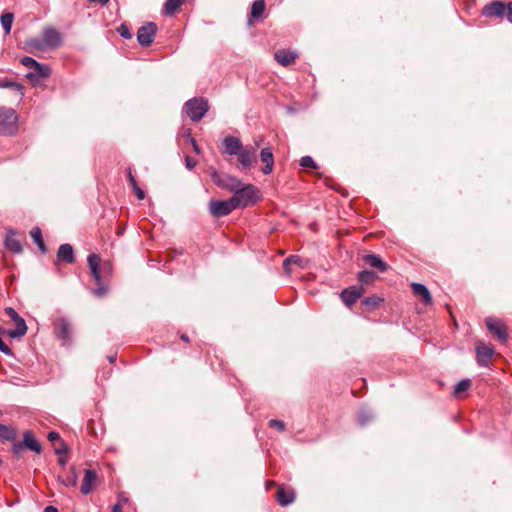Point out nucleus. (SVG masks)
<instances>
[{
	"mask_svg": "<svg viewBox=\"0 0 512 512\" xmlns=\"http://www.w3.org/2000/svg\"><path fill=\"white\" fill-rule=\"evenodd\" d=\"M237 208H246L256 204L260 199L258 188L252 184L244 185L242 182L233 192L232 196Z\"/></svg>",
	"mask_w": 512,
	"mask_h": 512,
	"instance_id": "1",
	"label": "nucleus"
},
{
	"mask_svg": "<svg viewBox=\"0 0 512 512\" xmlns=\"http://www.w3.org/2000/svg\"><path fill=\"white\" fill-rule=\"evenodd\" d=\"M18 116L14 109L0 107V135H14L18 130Z\"/></svg>",
	"mask_w": 512,
	"mask_h": 512,
	"instance_id": "2",
	"label": "nucleus"
},
{
	"mask_svg": "<svg viewBox=\"0 0 512 512\" xmlns=\"http://www.w3.org/2000/svg\"><path fill=\"white\" fill-rule=\"evenodd\" d=\"M209 109L208 101L205 98H192L184 105L186 115L194 122L201 120Z\"/></svg>",
	"mask_w": 512,
	"mask_h": 512,
	"instance_id": "3",
	"label": "nucleus"
},
{
	"mask_svg": "<svg viewBox=\"0 0 512 512\" xmlns=\"http://www.w3.org/2000/svg\"><path fill=\"white\" fill-rule=\"evenodd\" d=\"M210 176L216 186L230 192H234L241 184V180L237 177L225 173H219L214 168H210Z\"/></svg>",
	"mask_w": 512,
	"mask_h": 512,
	"instance_id": "4",
	"label": "nucleus"
},
{
	"mask_svg": "<svg viewBox=\"0 0 512 512\" xmlns=\"http://www.w3.org/2000/svg\"><path fill=\"white\" fill-rule=\"evenodd\" d=\"M5 313L15 323V329L9 330L7 335L13 339H19L24 336L27 332L25 320L12 307L5 308Z\"/></svg>",
	"mask_w": 512,
	"mask_h": 512,
	"instance_id": "5",
	"label": "nucleus"
},
{
	"mask_svg": "<svg viewBox=\"0 0 512 512\" xmlns=\"http://www.w3.org/2000/svg\"><path fill=\"white\" fill-rule=\"evenodd\" d=\"M235 209L237 206L232 197L228 200H211L209 203L210 213L217 218L227 216Z\"/></svg>",
	"mask_w": 512,
	"mask_h": 512,
	"instance_id": "6",
	"label": "nucleus"
},
{
	"mask_svg": "<svg viewBox=\"0 0 512 512\" xmlns=\"http://www.w3.org/2000/svg\"><path fill=\"white\" fill-rule=\"evenodd\" d=\"M156 32L157 26L153 22H148L141 26L137 31L138 43L143 47L150 46L154 40Z\"/></svg>",
	"mask_w": 512,
	"mask_h": 512,
	"instance_id": "7",
	"label": "nucleus"
},
{
	"mask_svg": "<svg viewBox=\"0 0 512 512\" xmlns=\"http://www.w3.org/2000/svg\"><path fill=\"white\" fill-rule=\"evenodd\" d=\"M485 324L488 330L494 334L502 343L508 339L507 327L502 320L487 317Z\"/></svg>",
	"mask_w": 512,
	"mask_h": 512,
	"instance_id": "8",
	"label": "nucleus"
},
{
	"mask_svg": "<svg viewBox=\"0 0 512 512\" xmlns=\"http://www.w3.org/2000/svg\"><path fill=\"white\" fill-rule=\"evenodd\" d=\"M256 146L251 147H243L240 152L236 155L238 158V162L242 169L247 170L250 169L256 162Z\"/></svg>",
	"mask_w": 512,
	"mask_h": 512,
	"instance_id": "9",
	"label": "nucleus"
},
{
	"mask_svg": "<svg viewBox=\"0 0 512 512\" xmlns=\"http://www.w3.org/2000/svg\"><path fill=\"white\" fill-rule=\"evenodd\" d=\"M507 4L503 1L495 0L486 4L482 9V15L485 17L503 18L506 16Z\"/></svg>",
	"mask_w": 512,
	"mask_h": 512,
	"instance_id": "10",
	"label": "nucleus"
},
{
	"mask_svg": "<svg viewBox=\"0 0 512 512\" xmlns=\"http://www.w3.org/2000/svg\"><path fill=\"white\" fill-rule=\"evenodd\" d=\"M55 332L63 345L71 344L72 328L70 322L64 318H58L55 323Z\"/></svg>",
	"mask_w": 512,
	"mask_h": 512,
	"instance_id": "11",
	"label": "nucleus"
},
{
	"mask_svg": "<svg viewBox=\"0 0 512 512\" xmlns=\"http://www.w3.org/2000/svg\"><path fill=\"white\" fill-rule=\"evenodd\" d=\"M42 38L46 47L57 48L62 43L61 34L53 27L44 28Z\"/></svg>",
	"mask_w": 512,
	"mask_h": 512,
	"instance_id": "12",
	"label": "nucleus"
},
{
	"mask_svg": "<svg viewBox=\"0 0 512 512\" xmlns=\"http://www.w3.org/2000/svg\"><path fill=\"white\" fill-rule=\"evenodd\" d=\"M364 293L363 287H350L341 292V299L347 307H351Z\"/></svg>",
	"mask_w": 512,
	"mask_h": 512,
	"instance_id": "13",
	"label": "nucleus"
},
{
	"mask_svg": "<svg viewBox=\"0 0 512 512\" xmlns=\"http://www.w3.org/2000/svg\"><path fill=\"white\" fill-rule=\"evenodd\" d=\"M87 263L92 277L97 284L102 283V275L100 271L101 258L99 255L92 253L87 257Z\"/></svg>",
	"mask_w": 512,
	"mask_h": 512,
	"instance_id": "14",
	"label": "nucleus"
},
{
	"mask_svg": "<svg viewBox=\"0 0 512 512\" xmlns=\"http://www.w3.org/2000/svg\"><path fill=\"white\" fill-rule=\"evenodd\" d=\"M224 153L230 156H236L244 147L241 140L234 136H227L223 140Z\"/></svg>",
	"mask_w": 512,
	"mask_h": 512,
	"instance_id": "15",
	"label": "nucleus"
},
{
	"mask_svg": "<svg viewBox=\"0 0 512 512\" xmlns=\"http://www.w3.org/2000/svg\"><path fill=\"white\" fill-rule=\"evenodd\" d=\"M274 57L278 64H280L282 66H289L295 62L298 55H297V53H295L291 50L282 49V50H278L274 54Z\"/></svg>",
	"mask_w": 512,
	"mask_h": 512,
	"instance_id": "16",
	"label": "nucleus"
},
{
	"mask_svg": "<svg viewBox=\"0 0 512 512\" xmlns=\"http://www.w3.org/2000/svg\"><path fill=\"white\" fill-rule=\"evenodd\" d=\"M494 355V349L489 346L476 347V360L479 366H487Z\"/></svg>",
	"mask_w": 512,
	"mask_h": 512,
	"instance_id": "17",
	"label": "nucleus"
},
{
	"mask_svg": "<svg viewBox=\"0 0 512 512\" xmlns=\"http://www.w3.org/2000/svg\"><path fill=\"white\" fill-rule=\"evenodd\" d=\"M260 159L265 164V166L262 168V172L265 175H269L272 172L274 166V157L270 147H265L261 150Z\"/></svg>",
	"mask_w": 512,
	"mask_h": 512,
	"instance_id": "18",
	"label": "nucleus"
},
{
	"mask_svg": "<svg viewBox=\"0 0 512 512\" xmlns=\"http://www.w3.org/2000/svg\"><path fill=\"white\" fill-rule=\"evenodd\" d=\"M411 288H412L413 293L417 297H420L425 305L432 304V296H431L428 288L425 285H423L421 283L413 282L411 284Z\"/></svg>",
	"mask_w": 512,
	"mask_h": 512,
	"instance_id": "19",
	"label": "nucleus"
},
{
	"mask_svg": "<svg viewBox=\"0 0 512 512\" xmlns=\"http://www.w3.org/2000/svg\"><path fill=\"white\" fill-rule=\"evenodd\" d=\"M23 444L25 448L40 454L42 452V446L39 441L35 438L31 431H25L23 434Z\"/></svg>",
	"mask_w": 512,
	"mask_h": 512,
	"instance_id": "20",
	"label": "nucleus"
},
{
	"mask_svg": "<svg viewBox=\"0 0 512 512\" xmlns=\"http://www.w3.org/2000/svg\"><path fill=\"white\" fill-rule=\"evenodd\" d=\"M57 258L65 263H74L75 257L73 247L67 243L60 245L57 251Z\"/></svg>",
	"mask_w": 512,
	"mask_h": 512,
	"instance_id": "21",
	"label": "nucleus"
},
{
	"mask_svg": "<svg viewBox=\"0 0 512 512\" xmlns=\"http://www.w3.org/2000/svg\"><path fill=\"white\" fill-rule=\"evenodd\" d=\"M4 244L5 247L13 253L22 252V244L18 239L15 238V232L13 230H9L7 232Z\"/></svg>",
	"mask_w": 512,
	"mask_h": 512,
	"instance_id": "22",
	"label": "nucleus"
},
{
	"mask_svg": "<svg viewBox=\"0 0 512 512\" xmlns=\"http://www.w3.org/2000/svg\"><path fill=\"white\" fill-rule=\"evenodd\" d=\"M363 260L367 265L377 268L380 272H385L388 269V265L377 254H366Z\"/></svg>",
	"mask_w": 512,
	"mask_h": 512,
	"instance_id": "23",
	"label": "nucleus"
},
{
	"mask_svg": "<svg viewBox=\"0 0 512 512\" xmlns=\"http://www.w3.org/2000/svg\"><path fill=\"white\" fill-rule=\"evenodd\" d=\"M97 474L94 470H86L83 482L81 484L80 490L82 494L88 495L92 491V484L96 480Z\"/></svg>",
	"mask_w": 512,
	"mask_h": 512,
	"instance_id": "24",
	"label": "nucleus"
},
{
	"mask_svg": "<svg viewBox=\"0 0 512 512\" xmlns=\"http://www.w3.org/2000/svg\"><path fill=\"white\" fill-rule=\"evenodd\" d=\"M276 498L281 506H287L293 503L295 499V493L293 490H286L283 487H280L277 490Z\"/></svg>",
	"mask_w": 512,
	"mask_h": 512,
	"instance_id": "25",
	"label": "nucleus"
},
{
	"mask_svg": "<svg viewBox=\"0 0 512 512\" xmlns=\"http://www.w3.org/2000/svg\"><path fill=\"white\" fill-rule=\"evenodd\" d=\"M51 70L48 65L37 63L33 68V71L27 73L26 77L30 80L35 78H46L50 75Z\"/></svg>",
	"mask_w": 512,
	"mask_h": 512,
	"instance_id": "26",
	"label": "nucleus"
},
{
	"mask_svg": "<svg viewBox=\"0 0 512 512\" xmlns=\"http://www.w3.org/2000/svg\"><path fill=\"white\" fill-rule=\"evenodd\" d=\"M0 88L11 89L15 91L20 97L24 95L23 85L7 78L0 80Z\"/></svg>",
	"mask_w": 512,
	"mask_h": 512,
	"instance_id": "27",
	"label": "nucleus"
},
{
	"mask_svg": "<svg viewBox=\"0 0 512 512\" xmlns=\"http://www.w3.org/2000/svg\"><path fill=\"white\" fill-rule=\"evenodd\" d=\"M17 431L11 426L0 424V439L3 441H13L16 439Z\"/></svg>",
	"mask_w": 512,
	"mask_h": 512,
	"instance_id": "28",
	"label": "nucleus"
},
{
	"mask_svg": "<svg viewBox=\"0 0 512 512\" xmlns=\"http://www.w3.org/2000/svg\"><path fill=\"white\" fill-rule=\"evenodd\" d=\"M30 236L32 237L33 241L36 243L38 248L41 250V252L46 253L47 247L43 241L41 229L39 227H34L30 231Z\"/></svg>",
	"mask_w": 512,
	"mask_h": 512,
	"instance_id": "29",
	"label": "nucleus"
},
{
	"mask_svg": "<svg viewBox=\"0 0 512 512\" xmlns=\"http://www.w3.org/2000/svg\"><path fill=\"white\" fill-rule=\"evenodd\" d=\"M183 2L184 0H166L163 7V13L167 16H172Z\"/></svg>",
	"mask_w": 512,
	"mask_h": 512,
	"instance_id": "30",
	"label": "nucleus"
},
{
	"mask_svg": "<svg viewBox=\"0 0 512 512\" xmlns=\"http://www.w3.org/2000/svg\"><path fill=\"white\" fill-rule=\"evenodd\" d=\"M78 474L74 467L70 468L69 473L62 479V483L66 487H73L77 484Z\"/></svg>",
	"mask_w": 512,
	"mask_h": 512,
	"instance_id": "31",
	"label": "nucleus"
},
{
	"mask_svg": "<svg viewBox=\"0 0 512 512\" xmlns=\"http://www.w3.org/2000/svg\"><path fill=\"white\" fill-rule=\"evenodd\" d=\"M14 15L12 13H4L0 17L1 25L6 34H9L12 28Z\"/></svg>",
	"mask_w": 512,
	"mask_h": 512,
	"instance_id": "32",
	"label": "nucleus"
},
{
	"mask_svg": "<svg viewBox=\"0 0 512 512\" xmlns=\"http://www.w3.org/2000/svg\"><path fill=\"white\" fill-rule=\"evenodd\" d=\"M373 419V414L368 409H360L357 414V422L360 426H365Z\"/></svg>",
	"mask_w": 512,
	"mask_h": 512,
	"instance_id": "33",
	"label": "nucleus"
},
{
	"mask_svg": "<svg viewBox=\"0 0 512 512\" xmlns=\"http://www.w3.org/2000/svg\"><path fill=\"white\" fill-rule=\"evenodd\" d=\"M265 10L264 0H255L251 7V17L259 18Z\"/></svg>",
	"mask_w": 512,
	"mask_h": 512,
	"instance_id": "34",
	"label": "nucleus"
},
{
	"mask_svg": "<svg viewBox=\"0 0 512 512\" xmlns=\"http://www.w3.org/2000/svg\"><path fill=\"white\" fill-rule=\"evenodd\" d=\"M471 386V380L470 379H462L459 381L453 391V394L455 396H458L460 393L468 390Z\"/></svg>",
	"mask_w": 512,
	"mask_h": 512,
	"instance_id": "35",
	"label": "nucleus"
},
{
	"mask_svg": "<svg viewBox=\"0 0 512 512\" xmlns=\"http://www.w3.org/2000/svg\"><path fill=\"white\" fill-rule=\"evenodd\" d=\"M375 273L369 270H363L358 274V280L361 283L368 284L375 278Z\"/></svg>",
	"mask_w": 512,
	"mask_h": 512,
	"instance_id": "36",
	"label": "nucleus"
},
{
	"mask_svg": "<svg viewBox=\"0 0 512 512\" xmlns=\"http://www.w3.org/2000/svg\"><path fill=\"white\" fill-rule=\"evenodd\" d=\"M382 301H383L382 298L374 295V296H369V297L364 298L362 300V304L367 307L374 308V307H377Z\"/></svg>",
	"mask_w": 512,
	"mask_h": 512,
	"instance_id": "37",
	"label": "nucleus"
},
{
	"mask_svg": "<svg viewBox=\"0 0 512 512\" xmlns=\"http://www.w3.org/2000/svg\"><path fill=\"white\" fill-rule=\"evenodd\" d=\"M300 165L303 168H316L317 165L311 156H303L300 159Z\"/></svg>",
	"mask_w": 512,
	"mask_h": 512,
	"instance_id": "38",
	"label": "nucleus"
},
{
	"mask_svg": "<svg viewBox=\"0 0 512 512\" xmlns=\"http://www.w3.org/2000/svg\"><path fill=\"white\" fill-rule=\"evenodd\" d=\"M118 32L121 35V37H123L125 39H131L132 38V33H131L128 25L125 24V23H123V24H121L119 26Z\"/></svg>",
	"mask_w": 512,
	"mask_h": 512,
	"instance_id": "39",
	"label": "nucleus"
},
{
	"mask_svg": "<svg viewBox=\"0 0 512 512\" xmlns=\"http://www.w3.org/2000/svg\"><path fill=\"white\" fill-rule=\"evenodd\" d=\"M28 44L30 47H32L36 50H43L46 47L44 44L43 38L42 39H38V38L31 39V40H29Z\"/></svg>",
	"mask_w": 512,
	"mask_h": 512,
	"instance_id": "40",
	"label": "nucleus"
},
{
	"mask_svg": "<svg viewBox=\"0 0 512 512\" xmlns=\"http://www.w3.org/2000/svg\"><path fill=\"white\" fill-rule=\"evenodd\" d=\"M38 63L34 58L25 56L21 59V64L28 68H34L35 65Z\"/></svg>",
	"mask_w": 512,
	"mask_h": 512,
	"instance_id": "41",
	"label": "nucleus"
},
{
	"mask_svg": "<svg viewBox=\"0 0 512 512\" xmlns=\"http://www.w3.org/2000/svg\"><path fill=\"white\" fill-rule=\"evenodd\" d=\"M24 448L25 446L23 442H15L13 443L11 450L15 455L19 456L23 452Z\"/></svg>",
	"mask_w": 512,
	"mask_h": 512,
	"instance_id": "42",
	"label": "nucleus"
},
{
	"mask_svg": "<svg viewBox=\"0 0 512 512\" xmlns=\"http://www.w3.org/2000/svg\"><path fill=\"white\" fill-rule=\"evenodd\" d=\"M269 426L277 428L279 431L285 430V424L281 420L272 419L269 421Z\"/></svg>",
	"mask_w": 512,
	"mask_h": 512,
	"instance_id": "43",
	"label": "nucleus"
},
{
	"mask_svg": "<svg viewBox=\"0 0 512 512\" xmlns=\"http://www.w3.org/2000/svg\"><path fill=\"white\" fill-rule=\"evenodd\" d=\"M107 292V288L101 284H98V287L92 291L93 295L96 297H102Z\"/></svg>",
	"mask_w": 512,
	"mask_h": 512,
	"instance_id": "44",
	"label": "nucleus"
},
{
	"mask_svg": "<svg viewBox=\"0 0 512 512\" xmlns=\"http://www.w3.org/2000/svg\"><path fill=\"white\" fill-rule=\"evenodd\" d=\"M299 261H300V257H299V256H297V255H291V256H289L288 258H286V259L284 260V262H283V266H284V268L286 269V268H287V266H288L289 264H291V263H295V264H297V263H299Z\"/></svg>",
	"mask_w": 512,
	"mask_h": 512,
	"instance_id": "45",
	"label": "nucleus"
},
{
	"mask_svg": "<svg viewBox=\"0 0 512 512\" xmlns=\"http://www.w3.org/2000/svg\"><path fill=\"white\" fill-rule=\"evenodd\" d=\"M187 139L190 142V144L192 145L194 152L199 154L200 148H199L196 140L191 136L190 132L187 133Z\"/></svg>",
	"mask_w": 512,
	"mask_h": 512,
	"instance_id": "46",
	"label": "nucleus"
},
{
	"mask_svg": "<svg viewBox=\"0 0 512 512\" xmlns=\"http://www.w3.org/2000/svg\"><path fill=\"white\" fill-rule=\"evenodd\" d=\"M197 164V161L189 156L185 157V165L186 167L191 170L193 169Z\"/></svg>",
	"mask_w": 512,
	"mask_h": 512,
	"instance_id": "47",
	"label": "nucleus"
},
{
	"mask_svg": "<svg viewBox=\"0 0 512 512\" xmlns=\"http://www.w3.org/2000/svg\"><path fill=\"white\" fill-rule=\"evenodd\" d=\"M68 452L67 445L62 441L60 447L55 448V453L57 455H62Z\"/></svg>",
	"mask_w": 512,
	"mask_h": 512,
	"instance_id": "48",
	"label": "nucleus"
},
{
	"mask_svg": "<svg viewBox=\"0 0 512 512\" xmlns=\"http://www.w3.org/2000/svg\"><path fill=\"white\" fill-rule=\"evenodd\" d=\"M128 180H129L130 185L132 186V189L138 187L137 181H136L135 177L132 175L131 170L128 171Z\"/></svg>",
	"mask_w": 512,
	"mask_h": 512,
	"instance_id": "49",
	"label": "nucleus"
},
{
	"mask_svg": "<svg viewBox=\"0 0 512 512\" xmlns=\"http://www.w3.org/2000/svg\"><path fill=\"white\" fill-rule=\"evenodd\" d=\"M133 191L139 200H143L145 198V193L140 187L134 188Z\"/></svg>",
	"mask_w": 512,
	"mask_h": 512,
	"instance_id": "50",
	"label": "nucleus"
},
{
	"mask_svg": "<svg viewBox=\"0 0 512 512\" xmlns=\"http://www.w3.org/2000/svg\"><path fill=\"white\" fill-rule=\"evenodd\" d=\"M47 438H48V440H49V441L53 442V441H55V440L60 439V435H59V433H57V432H55V431H50V432L48 433Z\"/></svg>",
	"mask_w": 512,
	"mask_h": 512,
	"instance_id": "51",
	"label": "nucleus"
},
{
	"mask_svg": "<svg viewBox=\"0 0 512 512\" xmlns=\"http://www.w3.org/2000/svg\"><path fill=\"white\" fill-rule=\"evenodd\" d=\"M509 22L512 23V2H509L507 4V12H506V16H505Z\"/></svg>",
	"mask_w": 512,
	"mask_h": 512,
	"instance_id": "52",
	"label": "nucleus"
},
{
	"mask_svg": "<svg viewBox=\"0 0 512 512\" xmlns=\"http://www.w3.org/2000/svg\"><path fill=\"white\" fill-rule=\"evenodd\" d=\"M43 512H59L58 509L52 505L46 506Z\"/></svg>",
	"mask_w": 512,
	"mask_h": 512,
	"instance_id": "53",
	"label": "nucleus"
},
{
	"mask_svg": "<svg viewBox=\"0 0 512 512\" xmlns=\"http://www.w3.org/2000/svg\"><path fill=\"white\" fill-rule=\"evenodd\" d=\"M110 0H88L90 3H99L101 5H106Z\"/></svg>",
	"mask_w": 512,
	"mask_h": 512,
	"instance_id": "54",
	"label": "nucleus"
},
{
	"mask_svg": "<svg viewBox=\"0 0 512 512\" xmlns=\"http://www.w3.org/2000/svg\"><path fill=\"white\" fill-rule=\"evenodd\" d=\"M111 512H122V508L120 506V504H115L113 507H112V510Z\"/></svg>",
	"mask_w": 512,
	"mask_h": 512,
	"instance_id": "55",
	"label": "nucleus"
},
{
	"mask_svg": "<svg viewBox=\"0 0 512 512\" xmlns=\"http://www.w3.org/2000/svg\"><path fill=\"white\" fill-rule=\"evenodd\" d=\"M58 463H59L61 466H65V465H66V463H67V459H66V458H64V457H60V458L58 459Z\"/></svg>",
	"mask_w": 512,
	"mask_h": 512,
	"instance_id": "56",
	"label": "nucleus"
},
{
	"mask_svg": "<svg viewBox=\"0 0 512 512\" xmlns=\"http://www.w3.org/2000/svg\"><path fill=\"white\" fill-rule=\"evenodd\" d=\"M108 360L110 363H113L116 360V356L115 355L109 356Z\"/></svg>",
	"mask_w": 512,
	"mask_h": 512,
	"instance_id": "57",
	"label": "nucleus"
},
{
	"mask_svg": "<svg viewBox=\"0 0 512 512\" xmlns=\"http://www.w3.org/2000/svg\"><path fill=\"white\" fill-rule=\"evenodd\" d=\"M181 339H182L183 341H185V342H188V341H189V338H188V336H187L186 334L181 335Z\"/></svg>",
	"mask_w": 512,
	"mask_h": 512,
	"instance_id": "58",
	"label": "nucleus"
}]
</instances>
